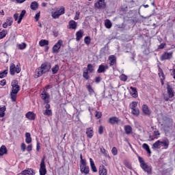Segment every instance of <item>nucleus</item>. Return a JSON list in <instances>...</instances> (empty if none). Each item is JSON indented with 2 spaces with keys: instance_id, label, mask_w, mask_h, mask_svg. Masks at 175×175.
<instances>
[{
  "instance_id": "nucleus-15",
  "label": "nucleus",
  "mask_w": 175,
  "mask_h": 175,
  "mask_svg": "<svg viewBox=\"0 0 175 175\" xmlns=\"http://www.w3.org/2000/svg\"><path fill=\"white\" fill-rule=\"evenodd\" d=\"M107 69H109V66L107 64H106L105 66L103 64H100L97 70V73H105V72H106Z\"/></svg>"
},
{
  "instance_id": "nucleus-42",
  "label": "nucleus",
  "mask_w": 175,
  "mask_h": 175,
  "mask_svg": "<svg viewBox=\"0 0 175 175\" xmlns=\"http://www.w3.org/2000/svg\"><path fill=\"white\" fill-rule=\"evenodd\" d=\"M10 96L12 102H16V99H17V94H14L13 92H10Z\"/></svg>"
},
{
  "instance_id": "nucleus-9",
  "label": "nucleus",
  "mask_w": 175,
  "mask_h": 175,
  "mask_svg": "<svg viewBox=\"0 0 175 175\" xmlns=\"http://www.w3.org/2000/svg\"><path fill=\"white\" fill-rule=\"evenodd\" d=\"M41 99L44 100V103H50V94L44 90L41 94Z\"/></svg>"
},
{
  "instance_id": "nucleus-39",
  "label": "nucleus",
  "mask_w": 175,
  "mask_h": 175,
  "mask_svg": "<svg viewBox=\"0 0 175 175\" xmlns=\"http://www.w3.org/2000/svg\"><path fill=\"white\" fill-rule=\"evenodd\" d=\"M131 110H132L131 113H132V114H133V116H139V114H140V111L137 108H134Z\"/></svg>"
},
{
  "instance_id": "nucleus-32",
  "label": "nucleus",
  "mask_w": 175,
  "mask_h": 175,
  "mask_svg": "<svg viewBox=\"0 0 175 175\" xmlns=\"http://www.w3.org/2000/svg\"><path fill=\"white\" fill-rule=\"evenodd\" d=\"M142 148L144 150H146V152L149 154V155H151V150L150 149V146L147 144H144L142 145Z\"/></svg>"
},
{
  "instance_id": "nucleus-4",
  "label": "nucleus",
  "mask_w": 175,
  "mask_h": 175,
  "mask_svg": "<svg viewBox=\"0 0 175 175\" xmlns=\"http://www.w3.org/2000/svg\"><path fill=\"white\" fill-rule=\"evenodd\" d=\"M108 124L110 125H124V121L117 116H112L109 118Z\"/></svg>"
},
{
  "instance_id": "nucleus-46",
  "label": "nucleus",
  "mask_w": 175,
  "mask_h": 175,
  "mask_svg": "<svg viewBox=\"0 0 175 175\" xmlns=\"http://www.w3.org/2000/svg\"><path fill=\"white\" fill-rule=\"evenodd\" d=\"M137 107V103L136 101H133L132 103L130 104V108L132 109H136Z\"/></svg>"
},
{
  "instance_id": "nucleus-25",
  "label": "nucleus",
  "mask_w": 175,
  "mask_h": 175,
  "mask_svg": "<svg viewBox=\"0 0 175 175\" xmlns=\"http://www.w3.org/2000/svg\"><path fill=\"white\" fill-rule=\"evenodd\" d=\"M130 90H131L133 93H131V95L133 96V98H137L138 94H137V89L136 88L130 87Z\"/></svg>"
},
{
  "instance_id": "nucleus-47",
  "label": "nucleus",
  "mask_w": 175,
  "mask_h": 175,
  "mask_svg": "<svg viewBox=\"0 0 175 175\" xmlns=\"http://www.w3.org/2000/svg\"><path fill=\"white\" fill-rule=\"evenodd\" d=\"M84 42L85 43V44H90V43H91V37L90 36L85 37Z\"/></svg>"
},
{
  "instance_id": "nucleus-20",
  "label": "nucleus",
  "mask_w": 175,
  "mask_h": 175,
  "mask_svg": "<svg viewBox=\"0 0 175 175\" xmlns=\"http://www.w3.org/2000/svg\"><path fill=\"white\" fill-rule=\"evenodd\" d=\"M8 154V148L5 145L0 147V157H3V155Z\"/></svg>"
},
{
  "instance_id": "nucleus-45",
  "label": "nucleus",
  "mask_w": 175,
  "mask_h": 175,
  "mask_svg": "<svg viewBox=\"0 0 175 175\" xmlns=\"http://www.w3.org/2000/svg\"><path fill=\"white\" fill-rule=\"evenodd\" d=\"M44 116H48V117H50V116H53V112L51 111V109H46L44 112Z\"/></svg>"
},
{
  "instance_id": "nucleus-58",
  "label": "nucleus",
  "mask_w": 175,
  "mask_h": 175,
  "mask_svg": "<svg viewBox=\"0 0 175 175\" xmlns=\"http://www.w3.org/2000/svg\"><path fill=\"white\" fill-rule=\"evenodd\" d=\"M0 85H1L2 87H4V85H6V79H2L0 81Z\"/></svg>"
},
{
  "instance_id": "nucleus-19",
  "label": "nucleus",
  "mask_w": 175,
  "mask_h": 175,
  "mask_svg": "<svg viewBox=\"0 0 175 175\" xmlns=\"http://www.w3.org/2000/svg\"><path fill=\"white\" fill-rule=\"evenodd\" d=\"M68 25L69 29H76V28H77V23H76V21H75L74 20L70 21L68 23Z\"/></svg>"
},
{
  "instance_id": "nucleus-14",
  "label": "nucleus",
  "mask_w": 175,
  "mask_h": 175,
  "mask_svg": "<svg viewBox=\"0 0 175 175\" xmlns=\"http://www.w3.org/2000/svg\"><path fill=\"white\" fill-rule=\"evenodd\" d=\"M167 92L168 94L169 98H173L174 96V91L173 90V87L169 83L167 84Z\"/></svg>"
},
{
  "instance_id": "nucleus-51",
  "label": "nucleus",
  "mask_w": 175,
  "mask_h": 175,
  "mask_svg": "<svg viewBox=\"0 0 175 175\" xmlns=\"http://www.w3.org/2000/svg\"><path fill=\"white\" fill-rule=\"evenodd\" d=\"M102 117V112L100 111H96L95 118L99 120V118H101Z\"/></svg>"
},
{
  "instance_id": "nucleus-16",
  "label": "nucleus",
  "mask_w": 175,
  "mask_h": 175,
  "mask_svg": "<svg viewBox=\"0 0 175 175\" xmlns=\"http://www.w3.org/2000/svg\"><path fill=\"white\" fill-rule=\"evenodd\" d=\"M98 174L99 175H107V169L105 167L104 165H101L98 168Z\"/></svg>"
},
{
  "instance_id": "nucleus-8",
  "label": "nucleus",
  "mask_w": 175,
  "mask_h": 175,
  "mask_svg": "<svg viewBox=\"0 0 175 175\" xmlns=\"http://www.w3.org/2000/svg\"><path fill=\"white\" fill-rule=\"evenodd\" d=\"M12 94H18V91H20V85H18V81L17 79H14L12 83Z\"/></svg>"
},
{
  "instance_id": "nucleus-23",
  "label": "nucleus",
  "mask_w": 175,
  "mask_h": 175,
  "mask_svg": "<svg viewBox=\"0 0 175 175\" xmlns=\"http://www.w3.org/2000/svg\"><path fill=\"white\" fill-rule=\"evenodd\" d=\"M25 14H27V11L25 10H23L19 15L18 24H21V21H23V18H24V16H25Z\"/></svg>"
},
{
  "instance_id": "nucleus-41",
  "label": "nucleus",
  "mask_w": 175,
  "mask_h": 175,
  "mask_svg": "<svg viewBox=\"0 0 175 175\" xmlns=\"http://www.w3.org/2000/svg\"><path fill=\"white\" fill-rule=\"evenodd\" d=\"M6 23H8V26L10 27L12 24H13V18L12 17H8L6 18Z\"/></svg>"
},
{
  "instance_id": "nucleus-22",
  "label": "nucleus",
  "mask_w": 175,
  "mask_h": 175,
  "mask_svg": "<svg viewBox=\"0 0 175 175\" xmlns=\"http://www.w3.org/2000/svg\"><path fill=\"white\" fill-rule=\"evenodd\" d=\"M86 135L88 139H92V136H94V130L91 127L88 128L86 129Z\"/></svg>"
},
{
  "instance_id": "nucleus-59",
  "label": "nucleus",
  "mask_w": 175,
  "mask_h": 175,
  "mask_svg": "<svg viewBox=\"0 0 175 175\" xmlns=\"http://www.w3.org/2000/svg\"><path fill=\"white\" fill-rule=\"evenodd\" d=\"M40 142L37 139V144H36V151H40Z\"/></svg>"
},
{
  "instance_id": "nucleus-36",
  "label": "nucleus",
  "mask_w": 175,
  "mask_h": 175,
  "mask_svg": "<svg viewBox=\"0 0 175 175\" xmlns=\"http://www.w3.org/2000/svg\"><path fill=\"white\" fill-rule=\"evenodd\" d=\"M106 50H109V43H107L103 48L100 50V54L101 55H105L106 54Z\"/></svg>"
},
{
  "instance_id": "nucleus-18",
  "label": "nucleus",
  "mask_w": 175,
  "mask_h": 175,
  "mask_svg": "<svg viewBox=\"0 0 175 175\" xmlns=\"http://www.w3.org/2000/svg\"><path fill=\"white\" fill-rule=\"evenodd\" d=\"M109 60L110 61L109 65L110 66H114L116 62H117V57L114 55H111L109 57Z\"/></svg>"
},
{
  "instance_id": "nucleus-1",
  "label": "nucleus",
  "mask_w": 175,
  "mask_h": 175,
  "mask_svg": "<svg viewBox=\"0 0 175 175\" xmlns=\"http://www.w3.org/2000/svg\"><path fill=\"white\" fill-rule=\"evenodd\" d=\"M50 69H51V63L46 62L42 64L41 66L36 70L34 75L35 79H39V77H41L43 75L49 73Z\"/></svg>"
},
{
  "instance_id": "nucleus-34",
  "label": "nucleus",
  "mask_w": 175,
  "mask_h": 175,
  "mask_svg": "<svg viewBox=\"0 0 175 175\" xmlns=\"http://www.w3.org/2000/svg\"><path fill=\"white\" fill-rule=\"evenodd\" d=\"M94 66H92V64H88V67L86 69V71L88 72L89 73H94Z\"/></svg>"
},
{
  "instance_id": "nucleus-35",
  "label": "nucleus",
  "mask_w": 175,
  "mask_h": 175,
  "mask_svg": "<svg viewBox=\"0 0 175 175\" xmlns=\"http://www.w3.org/2000/svg\"><path fill=\"white\" fill-rule=\"evenodd\" d=\"M59 70V66L58 64H56L53 68H52L53 75H57Z\"/></svg>"
},
{
  "instance_id": "nucleus-5",
  "label": "nucleus",
  "mask_w": 175,
  "mask_h": 175,
  "mask_svg": "<svg viewBox=\"0 0 175 175\" xmlns=\"http://www.w3.org/2000/svg\"><path fill=\"white\" fill-rule=\"evenodd\" d=\"M21 72V68H20V64H18L16 66L14 64H11L10 66V75L14 76L16 73H20Z\"/></svg>"
},
{
  "instance_id": "nucleus-62",
  "label": "nucleus",
  "mask_w": 175,
  "mask_h": 175,
  "mask_svg": "<svg viewBox=\"0 0 175 175\" xmlns=\"http://www.w3.org/2000/svg\"><path fill=\"white\" fill-rule=\"evenodd\" d=\"M1 111H6V106L3 105V107H1L0 105V113Z\"/></svg>"
},
{
  "instance_id": "nucleus-37",
  "label": "nucleus",
  "mask_w": 175,
  "mask_h": 175,
  "mask_svg": "<svg viewBox=\"0 0 175 175\" xmlns=\"http://www.w3.org/2000/svg\"><path fill=\"white\" fill-rule=\"evenodd\" d=\"M152 148H161V140H157L152 146Z\"/></svg>"
},
{
  "instance_id": "nucleus-64",
  "label": "nucleus",
  "mask_w": 175,
  "mask_h": 175,
  "mask_svg": "<svg viewBox=\"0 0 175 175\" xmlns=\"http://www.w3.org/2000/svg\"><path fill=\"white\" fill-rule=\"evenodd\" d=\"M21 174L22 175H27L28 174V170H25L21 172Z\"/></svg>"
},
{
  "instance_id": "nucleus-48",
  "label": "nucleus",
  "mask_w": 175,
  "mask_h": 175,
  "mask_svg": "<svg viewBox=\"0 0 175 175\" xmlns=\"http://www.w3.org/2000/svg\"><path fill=\"white\" fill-rule=\"evenodd\" d=\"M59 16H61V15L59 14V13L58 12V11L52 13V17H53V18H59Z\"/></svg>"
},
{
  "instance_id": "nucleus-10",
  "label": "nucleus",
  "mask_w": 175,
  "mask_h": 175,
  "mask_svg": "<svg viewBox=\"0 0 175 175\" xmlns=\"http://www.w3.org/2000/svg\"><path fill=\"white\" fill-rule=\"evenodd\" d=\"M95 8L97 9H106V3L105 0H98L94 4Z\"/></svg>"
},
{
  "instance_id": "nucleus-57",
  "label": "nucleus",
  "mask_w": 175,
  "mask_h": 175,
  "mask_svg": "<svg viewBox=\"0 0 175 175\" xmlns=\"http://www.w3.org/2000/svg\"><path fill=\"white\" fill-rule=\"evenodd\" d=\"M40 18V12H38L35 15L34 18L36 21H39Z\"/></svg>"
},
{
  "instance_id": "nucleus-11",
  "label": "nucleus",
  "mask_w": 175,
  "mask_h": 175,
  "mask_svg": "<svg viewBox=\"0 0 175 175\" xmlns=\"http://www.w3.org/2000/svg\"><path fill=\"white\" fill-rule=\"evenodd\" d=\"M172 58H173V52H165L161 56L160 59L161 61H165V59H170Z\"/></svg>"
},
{
  "instance_id": "nucleus-28",
  "label": "nucleus",
  "mask_w": 175,
  "mask_h": 175,
  "mask_svg": "<svg viewBox=\"0 0 175 175\" xmlns=\"http://www.w3.org/2000/svg\"><path fill=\"white\" fill-rule=\"evenodd\" d=\"M160 144L161 145H162V147H164V148H169V139H164L163 141H160Z\"/></svg>"
},
{
  "instance_id": "nucleus-13",
  "label": "nucleus",
  "mask_w": 175,
  "mask_h": 175,
  "mask_svg": "<svg viewBox=\"0 0 175 175\" xmlns=\"http://www.w3.org/2000/svg\"><path fill=\"white\" fill-rule=\"evenodd\" d=\"M25 117L30 121H35L36 115L33 111H29L25 114Z\"/></svg>"
},
{
  "instance_id": "nucleus-54",
  "label": "nucleus",
  "mask_w": 175,
  "mask_h": 175,
  "mask_svg": "<svg viewBox=\"0 0 175 175\" xmlns=\"http://www.w3.org/2000/svg\"><path fill=\"white\" fill-rule=\"evenodd\" d=\"M57 12H58L59 14H60V16H62V14H65V8H61Z\"/></svg>"
},
{
  "instance_id": "nucleus-2",
  "label": "nucleus",
  "mask_w": 175,
  "mask_h": 175,
  "mask_svg": "<svg viewBox=\"0 0 175 175\" xmlns=\"http://www.w3.org/2000/svg\"><path fill=\"white\" fill-rule=\"evenodd\" d=\"M137 158L140 163V167L144 170V172H145V173H147L148 175L155 174L154 172H152V167L149 165L147 163L144 162V159H143L142 157L138 155Z\"/></svg>"
},
{
  "instance_id": "nucleus-21",
  "label": "nucleus",
  "mask_w": 175,
  "mask_h": 175,
  "mask_svg": "<svg viewBox=\"0 0 175 175\" xmlns=\"http://www.w3.org/2000/svg\"><path fill=\"white\" fill-rule=\"evenodd\" d=\"M86 88L89 92V95H90V96H92V95L95 94V91L94 90V89L92 88V86L91 85V84L90 83H88V85H86Z\"/></svg>"
},
{
  "instance_id": "nucleus-55",
  "label": "nucleus",
  "mask_w": 175,
  "mask_h": 175,
  "mask_svg": "<svg viewBox=\"0 0 175 175\" xmlns=\"http://www.w3.org/2000/svg\"><path fill=\"white\" fill-rule=\"evenodd\" d=\"M98 133L99 135H103V126H100L98 127Z\"/></svg>"
},
{
  "instance_id": "nucleus-26",
  "label": "nucleus",
  "mask_w": 175,
  "mask_h": 175,
  "mask_svg": "<svg viewBox=\"0 0 175 175\" xmlns=\"http://www.w3.org/2000/svg\"><path fill=\"white\" fill-rule=\"evenodd\" d=\"M25 137V142L27 143V144H30V143H32V137H31V133H26Z\"/></svg>"
},
{
  "instance_id": "nucleus-17",
  "label": "nucleus",
  "mask_w": 175,
  "mask_h": 175,
  "mask_svg": "<svg viewBox=\"0 0 175 175\" xmlns=\"http://www.w3.org/2000/svg\"><path fill=\"white\" fill-rule=\"evenodd\" d=\"M90 167H91L92 172H93V173H96L98 172V169H96V166L95 165V162H94V160L92 159V158L90 159Z\"/></svg>"
},
{
  "instance_id": "nucleus-63",
  "label": "nucleus",
  "mask_w": 175,
  "mask_h": 175,
  "mask_svg": "<svg viewBox=\"0 0 175 175\" xmlns=\"http://www.w3.org/2000/svg\"><path fill=\"white\" fill-rule=\"evenodd\" d=\"M14 18L15 21H17V20H18V18H19L18 13H16L14 14Z\"/></svg>"
},
{
  "instance_id": "nucleus-30",
  "label": "nucleus",
  "mask_w": 175,
  "mask_h": 175,
  "mask_svg": "<svg viewBox=\"0 0 175 175\" xmlns=\"http://www.w3.org/2000/svg\"><path fill=\"white\" fill-rule=\"evenodd\" d=\"M105 28H107V29H110V28H111V27H113V24L111 23V21L109 19L105 20Z\"/></svg>"
},
{
  "instance_id": "nucleus-6",
  "label": "nucleus",
  "mask_w": 175,
  "mask_h": 175,
  "mask_svg": "<svg viewBox=\"0 0 175 175\" xmlns=\"http://www.w3.org/2000/svg\"><path fill=\"white\" fill-rule=\"evenodd\" d=\"M44 159H45L44 157H43L41 159V162L40 164V170H39L40 175L47 174V170L46 169V163L44 162Z\"/></svg>"
},
{
  "instance_id": "nucleus-40",
  "label": "nucleus",
  "mask_w": 175,
  "mask_h": 175,
  "mask_svg": "<svg viewBox=\"0 0 175 175\" xmlns=\"http://www.w3.org/2000/svg\"><path fill=\"white\" fill-rule=\"evenodd\" d=\"M18 48L19 50H25V49H27V44L23 42L21 44H18Z\"/></svg>"
},
{
  "instance_id": "nucleus-3",
  "label": "nucleus",
  "mask_w": 175,
  "mask_h": 175,
  "mask_svg": "<svg viewBox=\"0 0 175 175\" xmlns=\"http://www.w3.org/2000/svg\"><path fill=\"white\" fill-rule=\"evenodd\" d=\"M80 171L81 173L87 175L90 174V167L87 165V160L83 159V154H80Z\"/></svg>"
},
{
  "instance_id": "nucleus-50",
  "label": "nucleus",
  "mask_w": 175,
  "mask_h": 175,
  "mask_svg": "<svg viewBox=\"0 0 175 175\" xmlns=\"http://www.w3.org/2000/svg\"><path fill=\"white\" fill-rule=\"evenodd\" d=\"M111 153L116 156L118 154V150H117L116 147H113L111 150Z\"/></svg>"
},
{
  "instance_id": "nucleus-52",
  "label": "nucleus",
  "mask_w": 175,
  "mask_h": 175,
  "mask_svg": "<svg viewBox=\"0 0 175 175\" xmlns=\"http://www.w3.org/2000/svg\"><path fill=\"white\" fill-rule=\"evenodd\" d=\"M27 174L28 175H35V170H33L32 168H29L27 170Z\"/></svg>"
},
{
  "instance_id": "nucleus-53",
  "label": "nucleus",
  "mask_w": 175,
  "mask_h": 175,
  "mask_svg": "<svg viewBox=\"0 0 175 175\" xmlns=\"http://www.w3.org/2000/svg\"><path fill=\"white\" fill-rule=\"evenodd\" d=\"M165 46H166V43L163 42L160 45L158 46V49L159 50H163L165 49Z\"/></svg>"
},
{
  "instance_id": "nucleus-61",
  "label": "nucleus",
  "mask_w": 175,
  "mask_h": 175,
  "mask_svg": "<svg viewBox=\"0 0 175 175\" xmlns=\"http://www.w3.org/2000/svg\"><path fill=\"white\" fill-rule=\"evenodd\" d=\"M27 151H28V152H31V151H32V145H28L27 146Z\"/></svg>"
},
{
  "instance_id": "nucleus-38",
  "label": "nucleus",
  "mask_w": 175,
  "mask_h": 175,
  "mask_svg": "<svg viewBox=\"0 0 175 175\" xmlns=\"http://www.w3.org/2000/svg\"><path fill=\"white\" fill-rule=\"evenodd\" d=\"M6 35H8V30L3 29L0 31V40L3 39V38H6Z\"/></svg>"
},
{
  "instance_id": "nucleus-27",
  "label": "nucleus",
  "mask_w": 175,
  "mask_h": 175,
  "mask_svg": "<svg viewBox=\"0 0 175 175\" xmlns=\"http://www.w3.org/2000/svg\"><path fill=\"white\" fill-rule=\"evenodd\" d=\"M30 8L31 10H37L38 8H39V3H38V1H33L30 5Z\"/></svg>"
},
{
  "instance_id": "nucleus-7",
  "label": "nucleus",
  "mask_w": 175,
  "mask_h": 175,
  "mask_svg": "<svg viewBox=\"0 0 175 175\" xmlns=\"http://www.w3.org/2000/svg\"><path fill=\"white\" fill-rule=\"evenodd\" d=\"M64 44V41L62 40H59L53 46L52 53L53 54H58L59 53V49H61V46Z\"/></svg>"
},
{
  "instance_id": "nucleus-44",
  "label": "nucleus",
  "mask_w": 175,
  "mask_h": 175,
  "mask_svg": "<svg viewBox=\"0 0 175 175\" xmlns=\"http://www.w3.org/2000/svg\"><path fill=\"white\" fill-rule=\"evenodd\" d=\"M88 72L89 71H84L83 72V79H85V80H90V75H88Z\"/></svg>"
},
{
  "instance_id": "nucleus-56",
  "label": "nucleus",
  "mask_w": 175,
  "mask_h": 175,
  "mask_svg": "<svg viewBox=\"0 0 175 175\" xmlns=\"http://www.w3.org/2000/svg\"><path fill=\"white\" fill-rule=\"evenodd\" d=\"M102 81V77H96L95 78V83H96V84H99V82Z\"/></svg>"
},
{
  "instance_id": "nucleus-49",
  "label": "nucleus",
  "mask_w": 175,
  "mask_h": 175,
  "mask_svg": "<svg viewBox=\"0 0 175 175\" xmlns=\"http://www.w3.org/2000/svg\"><path fill=\"white\" fill-rule=\"evenodd\" d=\"M120 79L121 81H126V80H128V77L124 74H122L120 75Z\"/></svg>"
},
{
  "instance_id": "nucleus-43",
  "label": "nucleus",
  "mask_w": 175,
  "mask_h": 175,
  "mask_svg": "<svg viewBox=\"0 0 175 175\" xmlns=\"http://www.w3.org/2000/svg\"><path fill=\"white\" fill-rule=\"evenodd\" d=\"M152 129L154 131L153 132V136H159L161 135V133H159V131L157 130V128H154V126H151Z\"/></svg>"
},
{
  "instance_id": "nucleus-29",
  "label": "nucleus",
  "mask_w": 175,
  "mask_h": 175,
  "mask_svg": "<svg viewBox=\"0 0 175 175\" xmlns=\"http://www.w3.org/2000/svg\"><path fill=\"white\" fill-rule=\"evenodd\" d=\"M124 132L126 135H131L132 133V126L130 125L124 126Z\"/></svg>"
},
{
  "instance_id": "nucleus-24",
  "label": "nucleus",
  "mask_w": 175,
  "mask_h": 175,
  "mask_svg": "<svg viewBox=\"0 0 175 175\" xmlns=\"http://www.w3.org/2000/svg\"><path fill=\"white\" fill-rule=\"evenodd\" d=\"M84 35V31L83 30H79L76 33V40L79 42Z\"/></svg>"
},
{
  "instance_id": "nucleus-33",
  "label": "nucleus",
  "mask_w": 175,
  "mask_h": 175,
  "mask_svg": "<svg viewBox=\"0 0 175 175\" xmlns=\"http://www.w3.org/2000/svg\"><path fill=\"white\" fill-rule=\"evenodd\" d=\"M39 45L41 47H44V46H49V40H41L39 42Z\"/></svg>"
},
{
  "instance_id": "nucleus-12",
  "label": "nucleus",
  "mask_w": 175,
  "mask_h": 175,
  "mask_svg": "<svg viewBox=\"0 0 175 175\" xmlns=\"http://www.w3.org/2000/svg\"><path fill=\"white\" fill-rule=\"evenodd\" d=\"M142 113H144V116H148V117L151 116V111L148 105L144 104L142 105Z\"/></svg>"
},
{
  "instance_id": "nucleus-60",
  "label": "nucleus",
  "mask_w": 175,
  "mask_h": 175,
  "mask_svg": "<svg viewBox=\"0 0 175 175\" xmlns=\"http://www.w3.org/2000/svg\"><path fill=\"white\" fill-rule=\"evenodd\" d=\"M21 148L22 151L24 152L25 151V148H27V146L24 143H23L21 146Z\"/></svg>"
},
{
  "instance_id": "nucleus-31",
  "label": "nucleus",
  "mask_w": 175,
  "mask_h": 175,
  "mask_svg": "<svg viewBox=\"0 0 175 175\" xmlns=\"http://www.w3.org/2000/svg\"><path fill=\"white\" fill-rule=\"evenodd\" d=\"M8 71L9 68L7 67V68L4 70L3 72H0V79H3L4 77H6L8 76Z\"/></svg>"
}]
</instances>
